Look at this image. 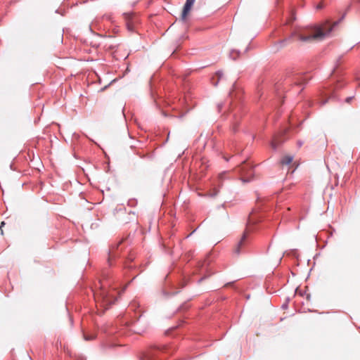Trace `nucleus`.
<instances>
[{
  "mask_svg": "<svg viewBox=\"0 0 360 360\" xmlns=\"http://www.w3.org/2000/svg\"><path fill=\"white\" fill-rule=\"evenodd\" d=\"M332 29L333 27L328 28L327 25H324L319 27H311L306 30L294 31L289 38L284 39L282 42L290 41L294 37L304 42L321 41L329 34Z\"/></svg>",
  "mask_w": 360,
  "mask_h": 360,
  "instance_id": "nucleus-1",
  "label": "nucleus"
},
{
  "mask_svg": "<svg viewBox=\"0 0 360 360\" xmlns=\"http://www.w3.org/2000/svg\"><path fill=\"white\" fill-rule=\"evenodd\" d=\"M94 297L96 302L101 301V304L105 307L111 304L108 292L105 290L104 285H101V289L94 293Z\"/></svg>",
  "mask_w": 360,
  "mask_h": 360,
  "instance_id": "nucleus-2",
  "label": "nucleus"
},
{
  "mask_svg": "<svg viewBox=\"0 0 360 360\" xmlns=\"http://www.w3.org/2000/svg\"><path fill=\"white\" fill-rule=\"evenodd\" d=\"M240 172L241 179L245 182H248L250 180V176L252 174V167L246 162H243L240 166Z\"/></svg>",
  "mask_w": 360,
  "mask_h": 360,
  "instance_id": "nucleus-3",
  "label": "nucleus"
},
{
  "mask_svg": "<svg viewBox=\"0 0 360 360\" xmlns=\"http://www.w3.org/2000/svg\"><path fill=\"white\" fill-rule=\"evenodd\" d=\"M248 238V232L245 231L243 234V236L240 241L237 243V245L234 248V252L236 254H239L240 252L241 249L245 245L246 240Z\"/></svg>",
  "mask_w": 360,
  "mask_h": 360,
  "instance_id": "nucleus-4",
  "label": "nucleus"
},
{
  "mask_svg": "<svg viewBox=\"0 0 360 360\" xmlns=\"http://www.w3.org/2000/svg\"><path fill=\"white\" fill-rule=\"evenodd\" d=\"M195 0H186V2L184 5L182 13H181V18L183 20H185L186 18L187 15L190 12L191 7L193 4H194Z\"/></svg>",
  "mask_w": 360,
  "mask_h": 360,
  "instance_id": "nucleus-5",
  "label": "nucleus"
},
{
  "mask_svg": "<svg viewBox=\"0 0 360 360\" xmlns=\"http://www.w3.org/2000/svg\"><path fill=\"white\" fill-rule=\"evenodd\" d=\"M293 157L290 155H285L282 158L281 160V164L282 166L284 165H290L292 163Z\"/></svg>",
  "mask_w": 360,
  "mask_h": 360,
  "instance_id": "nucleus-6",
  "label": "nucleus"
},
{
  "mask_svg": "<svg viewBox=\"0 0 360 360\" xmlns=\"http://www.w3.org/2000/svg\"><path fill=\"white\" fill-rule=\"evenodd\" d=\"M158 357V355L154 352V351H151L148 352L146 356V360H156V358Z\"/></svg>",
  "mask_w": 360,
  "mask_h": 360,
  "instance_id": "nucleus-7",
  "label": "nucleus"
},
{
  "mask_svg": "<svg viewBox=\"0 0 360 360\" xmlns=\"http://www.w3.org/2000/svg\"><path fill=\"white\" fill-rule=\"evenodd\" d=\"M279 143L280 141L277 139H274L271 142L272 148H276L278 146Z\"/></svg>",
  "mask_w": 360,
  "mask_h": 360,
  "instance_id": "nucleus-8",
  "label": "nucleus"
},
{
  "mask_svg": "<svg viewBox=\"0 0 360 360\" xmlns=\"http://www.w3.org/2000/svg\"><path fill=\"white\" fill-rule=\"evenodd\" d=\"M323 4H322V3H320V4H319L317 5L316 8H317V9H321V8H323Z\"/></svg>",
  "mask_w": 360,
  "mask_h": 360,
  "instance_id": "nucleus-9",
  "label": "nucleus"
},
{
  "mask_svg": "<svg viewBox=\"0 0 360 360\" xmlns=\"http://www.w3.org/2000/svg\"><path fill=\"white\" fill-rule=\"evenodd\" d=\"M5 225V222L4 221H2L1 224V226H0V230H1V234L3 235V230H2V226Z\"/></svg>",
  "mask_w": 360,
  "mask_h": 360,
  "instance_id": "nucleus-10",
  "label": "nucleus"
},
{
  "mask_svg": "<svg viewBox=\"0 0 360 360\" xmlns=\"http://www.w3.org/2000/svg\"><path fill=\"white\" fill-rule=\"evenodd\" d=\"M127 27H128V29H129V30H132V26H131V25L130 24V22H128L127 23Z\"/></svg>",
  "mask_w": 360,
  "mask_h": 360,
  "instance_id": "nucleus-11",
  "label": "nucleus"
},
{
  "mask_svg": "<svg viewBox=\"0 0 360 360\" xmlns=\"http://www.w3.org/2000/svg\"><path fill=\"white\" fill-rule=\"evenodd\" d=\"M85 340H89L94 338V336L87 337L84 336Z\"/></svg>",
  "mask_w": 360,
  "mask_h": 360,
  "instance_id": "nucleus-12",
  "label": "nucleus"
},
{
  "mask_svg": "<svg viewBox=\"0 0 360 360\" xmlns=\"http://www.w3.org/2000/svg\"><path fill=\"white\" fill-rule=\"evenodd\" d=\"M351 99H352V98H347V102H349Z\"/></svg>",
  "mask_w": 360,
  "mask_h": 360,
  "instance_id": "nucleus-13",
  "label": "nucleus"
},
{
  "mask_svg": "<svg viewBox=\"0 0 360 360\" xmlns=\"http://www.w3.org/2000/svg\"><path fill=\"white\" fill-rule=\"evenodd\" d=\"M217 191H216L214 194H210V195H217Z\"/></svg>",
  "mask_w": 360,
  "mask_h": 360,
  "instance_id": "nucleus-14",
  "label": "nucleus"
}]
</instances>
